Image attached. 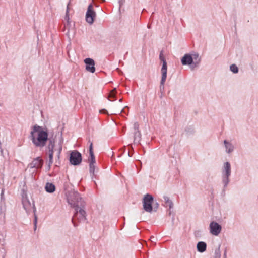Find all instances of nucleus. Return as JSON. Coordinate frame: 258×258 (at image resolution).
I'll list each match as a JSON object with an SVG mask.
<instances>
[{
  "label": "nucleus",
  "instance_id": "20e7f679",
  "mask_svg": "<svg viewBox=\"0 0 258 258\" xmlns=\"http://www.w3.org/2000/svg\"><path fill=\"white\" fill-rule=\"evenodd\" d=\"M74 208L75 211L72 218V222L74 226L77 227L78 223L86 220V213L84 210L85 207L78 206Z\"/></svg>",
  "mask_w": 258,
  "mask_h": 258
},
{
  "label": "nucleus",
  "instance_id": "ddd939ff",
  "mask_svg": "<svg viewBox=\"0 0 258 258\" xmlns=\"http://www.w3.org/2000/svg\"><path fill=\"white\" fill-rule=\"evenodd\" d=\"M159 59L162 62V66L161 68V74H163V80L166 76L167 71V62L163 56V51H161L159 54Z\"/></svg>",
  "mask_w": 258,
  "mask_h": 258
},
{
  "label": "nucleus",
  "instance_id": "4be33fe9",
  "mask_svg": "<svg viewBox=\"0 0 258 258\" xmlns=\"http://www.w3.org/2000/svg\"><path fill=\"white\" fill-rule=\"evenodd\" d=\"M116 94V88H114L109 93L108 96V100L112 101L116 100L117 99Z\"/></svg>",
  "mask_w": 258,
  "mask_h": 258
},
{
  "label": "nucleus",
  "instance_id": "dca6fc26",
  "mask_svg": "<svg viewBox=\"0 0 258 258\" xmlns=\"http://www.w3.org/2000/svg\"><path fill=\"white\" fill-rule=\"evenodd\" d=\"M230 176H222V183L223 185V188L222 191V193L225 195V190L230 182Z\"/></svg>",
  "mask_w": 258,
  "mask_h": 258
},
{
  "label": "nucleus",
  "instance_id": "a878e982",
  "mask_svg": "<svg viewBox=\"0 0 258 258\" xmlns=\"http://www.w3.org/2000/svg\"><path fill=\"white\" fill-rule=\"evenodd\" d=\"M166 78H167V76H166V77H165L163 81V74H162V77H161V80L160 81V89L161 91L162 90H164V85Z\"/></svg>",
  "mask_w": 258,
  "mask_h": 258
},
{
  "label": "nucleus",
  "instance_id": "393cba45",
  "mask_svg": "<svg viewBox=\"0 0 258 258\" xmlns=\"http://www.w3.org/2000/svg\"><path fill=\"white\" fill-rule=\"evenodd\" d=\"M230 70L234 74H236L238 72L239 69L236 64H232L230 66Z\"/></svg>",
  "mask_w": 258,
  "mask_h": 258
},
{
  "label": "nucleus",
  "instance_id": "aec40b11",
  "mask_svg": "<svg viewBox=\"0 0 258 258\" xmlns=\"http://www.w3.org/2000/svg\"><path fill=\"white\" fill-rule=\"evenodd\" d=\"M55 186L53 183L49 182L46 183L45 189L47 192L50 194L53 193L55 191Z\"/></svg>",
  "mask_w": 258,
  "mask_h": 258
},
{
  "label": "nucleus",
  "instance_id": "b1692460",
  "mask_svg": "<svg viewBox=\"0 0 258 258\" xmlns=\"http://www.w3.org/2000/svg\"><path fill=\"white\" fill-rule=\"evenodd\" d=\"M185 132L188 136H191L195 133V129L192 126H187L185 128Z\"/></svg>",
  "mask_w": 258,
  "mask_h": 258
},
{
  "label": "nucleus",
  "instance_id": "9d476101",
  "mask_svg": "<svg viewBox=\"0 0 258 258\" xmlns=\"http://www.w3.org/2000/svg\"><path fill=\"white\" fill-rule=\"evenodd\" d=\"M210 233L215 236H217L220 233L222 227L221 225L215 221H212L209 225Z\"/></svg>",
  "mask_w": 258,
  "mask_h": 258
},
{
  "label": "nucleus",
  "instance_id": "6ab92c4d",
  "mask_svg": "<svg viewBox=\"0 0 258 258\" xmlns=\"http://www.w3.org/2000/svg\"><path fill=\"white\" fill-rule=\"evenodd\" d=\"M224 144L227 153H230L234 150V146L232 144V143H231L229 141H227L226 140H225L224 141Z\"/></svg>",
  "mask_w": 258,
  "mask_h": 258
},
{
  "label": "nucleus",
  "instance_id": "ea45409f",
  "mask_svg": "<svg viewBox=\"0 0 258 258\" xmlns=\"http://www.w3.org/2000/svg\"><path fill=\"white\" fill-rule=\"evenodd\" d=\"M148 28H150V26L148 25Z\"/></svg>",
  "mask_w": 258,
  "mask_h": 258
},
{
  "label": "nucleus",
  "instance_id": "c756f323",
  "mask_svg": "<svg viewBox=\"0 0 258 258\" xmlns=\"http://www.w3.org/2000/svg\"><path fill=\"white\" fill-rule=\"evenodd\" d=\"M125 0H118V4L119 5V8L124 4Z\"/></svg>",
  "mask_w": 258,
  "mask_h": 258
},
{
  "label": "nucleus",
  "instance_id": "412c9836",
  "mask_svg": "<svg viewBox=\"0 0 258 258\" xmlns=\"http://www.w3.org/2000/svg\"><path fill=\"white\" fill-rule=\"evenodd\" d=\"M194 61V67L197 68L199 66L201 62V58L199 56V54L198 53H194L191 54Z\"/></svg>",
  "mask_w": 258,
  "mask_h": 258
},
{
  "label": "nucleus",
  "instance_id": "7c9ffc66",
  "mask_svg": "<svg viewBox=\"0 0 258 258\" xmlns=\"http://www.w3.org/2000/svg\"><path fill=\"white\" fill-rule=\"evenodd\" d=\"M150 241L152 243H156V238L154 236H152L150 239Z\"/></svg>",
  "mask_w": 258,
  "mask_h": 258
},
{
  "label": "nucleus",
  "instance_id": "9b49d317",
  "mask_svg": "<svg viewBox=\"0 0 258 258\" xmlns=\"http://www.w3.org/2000/svg\"><path fill=\"white\" fill-rule=\"evenodd\" d=\"M181 62L183 66H190L191 69H194L195 67H194V61L191 54L186 53L181 59Z\"/></svg>",
  "mask_w": 258,
  "mask_h": 258
},
{
  "label": "nucleus",
  "instance_id": "e433bc0d",
  "mask_svg": "<svg viewBox=\"0 0 258 258\" xmlns=\"http://www.w3.org/2000/svg\"><path fill=\"white\" fill-rule=\"evenodd\" d=\"M174 220V216H173V217H172V222H173Z\"/></svg>",
  "mask_w": 258,
  "mask_h": 258
},
{
  "label": "nucleus",
  "instance_id": "0eeeda50",
  "mask_svg": "<svg viewBox=\"0 0 258 258\" xmlns=\"http://www.w3.org/2000/svg\"><path fill=\"white\" fill-rule=\"evenodd\" d=\"M82 160L81 154L77 150L71 152L70 155L69 161L70 163L73 165H79Z\"/></svg>",
  "mask_w": 258,
  "mask_h": 258
},
{
  "label": "nucleus",
  "instance_id": "58836bf2",
  "mask_svg": "<svg viewBox=\"0 0 258 258\" xmlns=\"http://www.w3.org/2000/svg\"><path fill=\"white\" fill-rule=\"evenodd\" d=\"M128 156L130 157H131L132 156V154H131L130 152L128 153Z\"/></svg>",
  "mask_w": 258,
  "mask_h": 258
},
{
  "label": "nucleus",
  "instance_id": "bb28decb",
  "mask_svg": "<svg viewBox=\"0 0 258 258\" xmlns=\"http://www.w3.org/2000/svg\"><path fill=\"white\" fill-rule=\"evenodd\" d=\"M71 0H70L69 2L68 3V5H67V10H66V17H65V19L66 20H69V16H68V13H69V5L70 4V3H71Z\"/></svg>",
  "mask_w": 258,
  "mask_h": 258
},
{
  "label": "nucleus",
  "instance_id": "423d86ee",
  "mask_svg": "<svg viewBox=\"0 0 258 258\" xmlns=\"http://www.w3.org/2000/svg\"><path fill=\"white\" fill-rule=\"evenodd\" d=\"M154 197L149 194H146L143 198V209L147 212L151 213L153 211V203Z\"/></svg>",
  "mask_w": 258,
  "mask_h": 258
},
{
  "label": "nucleus",
  "instance_id": "1a4fd4ad",
  "mask_svg": "<svg viewBox=\"0 0 258 258\" xmlns=\"http://www.w3.org/2000/svg\"><path fill=\"white\" fill-rule=\"evenodd\" d=\"M134 142L135 144H140L141 140V133L139 131V124L138 122H135L134 124Z\"/></svg>",
  "mask_w": 258,
  "mask_h": 258
},
{
  "label": "nucleus",
  "instance_id": "72a5a7b5",
  "mask_svg": "<svg viewBox=\"0 0 258 258\" xmlns=\"http://www.w3.org/2000/svg\"><path fill=\"white\" fill-rule=\"evenodd\" d=\"M100 112L101 113H106L107 112V110L105 109H103L100 110Z\"/></svg>",
  "mask_w": 258,
  "mask_h": 258
},
{
  "label": "nucleus",
  "instance_id": "f257e3e1",
  "mask_svg": "<svg viewBox=\"0 0 258 258\" xmlns=\"http://www.w3.org/2000/svg\"><path fill=\"white\" fill-rule=\"evenodd\" d=\"M30 139L35 147L42 148L46 146L48 141V144L46 147V150L48 154H53L56 151V157L58 160H59L60 154L62 151V146L60 145L58 149H55V139L53 137H48V133L47 130L37 124H35L32 127V131L29 136Z\"/></svg>",
  "mask_w": 258,
  "mask_h": 258
},
{
  "label": "nucleus",
  "instance_id": "f03ea898",
  "mask_svg": "<svg viewBox=\"0 0 258 258\" xmlns=\"http://www.w3.org/2000/svg\"><path fill=\"white\" fill-rule=\"evenodd\" d=\"M22 203L23 204V207L25 210L26 211V212L29 214L30 212H31V210L32 209L33 213L34 214V230H36L37 228V216L36 215V208L35 206L34 202L31 204L30 201H29L27 192L24 190L23 189L22 190Z\"/></svg>",
  "mask_w": 258,
  "mask_h": 258
},
{
  "label": "nucleus",
  "instance_id": "5701e85b",
  "mask_svg": "<svg viewBox=\"0 0 258 258\" xmlns=\"http://www.w3.org/2000/svg\"><path fill=\"white\" fill-rule=\"evenodd\" d=\"M53 162V154H48V160H47V170H49L50 168H51V165L52 164Z\"/></svg>",
  "mask_w": 258,
  "mask_h": 258
},
{
  "label": "nucleus",
  "instance_id": "c85d7f7f",
  "mask_svg": "<svg viewBox=\"0 0 258 258\" xmlns=\"http://www.w3.org/2000/svg\"><path fill=\"white\" fill-rule=\"evenodd\" d=\"M202 231L201 230H197L195 232V235L196 237L201 236Z\"/></svg>",
  "mask_w": 258,
  "mask_h": 258
},
{
  "label": "nucleus",
  "instance_id": "f3484780",
  "mask_svg": "<svg viewBox=\"0 0 258 258\" xmlns=\"http://www.w3.org/2000/svg\"><path fill=\"white\" fill-rule=\"evenodd\" d=\"M163 200L165 202V204L166 205V206H169V210H168V214L169 215H170L171 214V209L172 208H173V203L172 202V201L169 199V198L166 196H164L163 197Z\"/></svg>",
  "mask_w": 258,
  "mask_h": 258
},
{
  "label": "nucleus",
  "instance_id": "4c0bfd02",
  "mask_svg": "<svg viewBox=\"0 0 258 258\" xmlns=\"http://www.w3.org/2000/svg\"><path fill=\"white\" fill-rule=\"evenodd\" d=\"M119 101L120 102H122V98L120 99H119Z\"/></svg>",
  "mask_w": 258,
  "mask_h": 258
},
{
  "label": "nucleus",
  "instance_id": "39448f33",
  "mask_svg": "<svg viewBox=\"0 0 258 258\" xmlns=\"http://www.w3.org/2000/svg\"><path fill=\"white\" fill-rule=\"evenodd\" d=\"M89 158L88 159V162L89 163V172L91 175L92 176V178L94 177L96 178V174L95 172L96 166L95 164L96 163L95 157L94 154L93 149V143H91L89 148Z\"/></svg>",
  "mask_w": 258,
  "mask_h": 258
},
{
  "label": "nucleus",
  "instance_id": "2f4dec72",
  "mask_svg": "<svg viewBox=\"0 0 258 258\" xmlns=\"http://www.w3.org/2000/svg\"><path fill=\"white\" fill-rule=\"evenodd\" d=\"M155 205H156V206H155L153 208V211L155 212H156L157 210L158 207H159V204L157 202H156Z\"/></svg>",
  "mask_w": 258,
  "mask_h": 258
},
{
  "label": "nucleus",
  "instance_id": "6e6552de",
  "mask_svg": "<svg viewBox=\"0 0 258 258\" xmlns=\"http://www.w3.org/2000/svg\"><path fill=\"white\" fill-rule=\"evenodd\" d=\"M96 14L93 9L92 4L89 5L86 13L85 19L86 22L89 24H92L96 18Z\"/></svg>",
  "mask_w": 258,
  "mask_h": 258
},
{
  "label": "nucleus",
  "instance_id": "cd10ccee",
  "mask_svg": "<svg viewBox=\"0 0 258 258\" xmlns=\"http://www.w3.org/2000/svg\"><path fill=\"white\" fill-rule=\"evenodd\" d=\"M221 254L219 251V249L216 250L215 252V256L214 258H220Z\"/></svg>",
  "mask_w": 258,
  "mask_h": 258
},
{
  "label": "nucleus",
  "instance_id": "7ed1b4c3",
  "mask_svg": "<svg viewBox=\"0 0 258 258\" xmlns=\"http://www.w3.org/2000/svg\"><path fill=\"white\" fill-rule=\"evenodd\" d=\"M67 199L68 204L73 208L78 206H85V202L80 197L78 191H72L69 192Z\"/></svg>",
  "mask_w": 258,
  "mask_h": 258
},
{
  "label": "nucleus",
  "instance_id": "f704fd0d",
  "mask_svg": "<svg viewBox=\"0 0 258 258\" xmlns=\"http://www.w3.org/2000/svg\"><path fill=\"white\" fill-rule=\"evenodd\" d=\"M121 112H123V113H126V111H125V108H123V109L121 110Z\"/></svg>",
  "mask_w": 258,
  "mask_h": 258
},
{
  "label": "nucleus",
  "instance_id": "4468645a",
  "mask_svg": "<svg viewBox=\"0 0 258 258\" xmlns=\"http://www.w3.org/2000/svg\"><path fill=\"white\" fill-rule=\"evenodd\" d=\"M43 164V161L40 157H38L33 159L30 164V167L31 168H35L37 169L41 168Z\"/></svg>",
  "mask_w": 258,
  "mask_h": 258
},
{
  "label": "nucleus",
  "instance_id": "2eb2a0df",
  "mask_svg": "<svg viewBox=\"0 0 258 258\" xmlns=\"http://www.w3.org/2000/svg\"><path fill=\"white\" fill-rule=\"evenodd\" d=\"M231 168L230 163L229 162H226L222 169V176H231Z\"/></svg>",
  "mask_w": 258,
  "mask_h": 258
},
{
  "label": "nucleus",
  "instance_id": "f8f14e48",
  "mask_svg": "<svg viewBox=\"0 0 258 258\" xmlns=\"http://www.w3.org/2000/svg\"><path fill=\"white\" fill-rule=\"evenodd\" d=\"M84 62L86 65V70L90 72L94 73L95 71V61L91 58H86L84 59Z\"/></svg>",
  "mask_w": 258,
  "mask_h": 258
},
{
  "label": "nucleus",
  "instance_id": "473e14b6",
  "mask_svg": "<svg viewBox=\"0 0 258 258\" xmlns=\"http://www.w3.org/2000/svg\"><path fill=\"white\" fill-rule=\"evenodd\" d=\"M4 190L3 189H2L1 191V200H4Z\"/></svg>",
  "mask_w": 258,
  "mask_h": 258
},
{
  "label": "nucleus",
  "instance_id": "a211bd4d",
  "mask_svg": "<svg viewBox=\"0 0 258 258\" xmlns=\"http://www.w3.org/2000/svg\"><path fill=\"white\" fill-rule=\"evenodd\" d=\"M207 244L204 241H199L197 244V251L200 253H203L206 250Z\"/></svg>",
  "mask_w": 258,
  "mask_h": 258
},
{
  "label": "nucleus",
  "instance_id": "c9c22d12",
  "mask_svg": "<svg viewBox=\"0 0 258 258\" xmlns=\"http://www.w3.org/2000/svg\"><path fill=\"white\" fill-rule=\"evenodd\" d=\"M226 250H225L224 253V256L225 257V258H226Z\"/></svg>",
  "mask_w": 258,
  "mask_h": 258
}]
</instances>
